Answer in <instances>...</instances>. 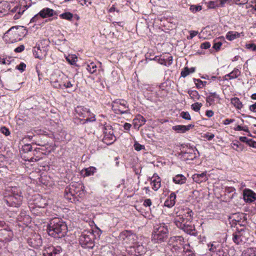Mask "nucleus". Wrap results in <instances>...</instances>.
I'll return each mask as SVG.
<instances>
[{"mask_svg": "<svg viewBox=\"0 0 256 256\" xmlns=\"http://www.w3.org/2000/svg\"><path fill=\"white\" fill-rule=\"evenodd\" d=\"M41 18L39 14V12L36 14L34 17L32 18L30 20V22H38L39 19Z\"/></svg>", "mask_w": 256, "mask_h": 256, "instance_id": "60", "label": "nucleus"}, {"mask_svg": "<svg viewBox=\"0 0 256 256\" xmlns=\"http://www.w3.org/2000/svg\"><path fill=\"white\" fill-rule=\"evenodd\" d=\"M34 204L36 207L44 208L47 204V200L42 198L40 195H36L35 196Z\"/></svg>", "mask_w": 256, "mask_h": 256, "instance_id": "24", "label": "nucleus"}, {"mask_svg": "<svg viewBox=\"0 0 256 256\" xmlns=\"http://www.w3.org/2000/svg\"><path fill=\"white\" fill-rule=\"evenodd\" d=\"M137 240L138 238L136 236L130 231L128 236V240L126 243L130 245H132L133 246L138 242Z\"/></svg>", "mask_w": 256, "mask_h": 256, "instance_id": "33", "label": "nucleus"}, {"mask_svg": "<svg viewBox=\"0 0 256 256\" xmlns=\"http://www.w3.org/2000/svg\"><path fill=\"white\" fill-rule=\"evenodd\" d=\"M244 32H237L230 31L226 34V38L227 40L230 41H232L238 38H240V36H244Z\"/></svg>", "mask_w": 256, "mask_h": 256, "instance_id": "30", "label": "nucleus"}, {"mask_svg": "<svg viewBox=\"0 0 256 256\" xmlns=\"http://www.w3.org/2000/svg\"><path fill=\"white\" fill-rule=\"evenodd\" d=\"M55 14V12L52 9L46 8L39 12V14L42 18H47L52 16Z\"/></svg>", "mask_w": 256, "mask_h": 256, "instance_id": "26", "label": "nucleus"}, {"mask_svg": "<svg viewBox=\"0 0 256 256\" xmlns=\"http://www.w3.org/2000/svg\"><path fill=\"white\" fill-rule=\"evenodd\" d=\"M146 122V119L142 116L138 114L133 120L132 124L134 128L138 130Z\"/></svg>", "mask_w": 256, "mask_h": 256, "instance_id": "20", "label": "nucleus"}, {"mask_svg": "<svg viewBox=\"0 0 256 256\" xmlns=\"http://www.w3.org/2000/svg\"><path fill=\"white\" fill-rule=\"evenodd\" d=\"M103 142L106 144H110L116 140V136L114 134V130L110 125L104 126Z\"/></svg>", "mask_w": 256, "mask_h": 256, "instance_id": "11", "label": "nucleus"}, {"mask_svg": "<svg viewBox=\"0 0 256 256\" xmlns=\"http://www.w3.org/2000/svg\"><path fill=\"white\" fill-rule=\"evenodd\" d=\"M188 94L190 97L194 100H198L200 98V95L196 90H189Z\"/></svg>", "mask_w": 256, "mask_h": 256, "instance_id": "44", "label": "nucleus"}, {"mask_svg": "<svg viewBox=\"0 0 256 256\" xmlns=\"http://www.w3.org/2000/svg\"><path fill=\"white\" fill-rule=\"evenodd\" d=\"M231 146L234 150L237 151L242 150L243 149L242 144L237 140L232 142L231 144Z\"/></svg>", "mask_w": 256, "mask_h": 256, "instance_id": "39", "label": "nucleus"}, {"mask_svg": "<svg viewBox=\"0 0 256 256\" xmlns=\"http://www.w3.org/2000/svg\"><path fill=\"white\" fill-rule=\"evenodd\" d=\"M249 110L254 112H256V102L250 106Z\"/></svg>", "mask_w": 256, "mask_h": 256, "instance_id": "64", "label": "nucleus"}, {"mask_svg": "<svg viewBox=\"0 0 256 256\" xmlns=\"http://www.w3.org/2000/svg\"><path fill=\"white\" fill-rule=\"evenodd\" d=\"M202 10V6L200 5H191L190 10L193 13H196Z\"/></svg>", "mask_w": 256, "mask_h": 256, "instance_id": "45", "label": "nucleus"}, {"mask_svg": "<svg viewBox=\"0 0 256 256\" xmlns=\"http://www.w3.org/2000/svg\"><path fill=\"white\" fill-rule=\"evenodd\" d=\"M76 194L73 185L68 186L65 189L64 197L68 201L73 202L76 198Z\"/></svg>", "mask_w": 256, "mask_h": 256, "instance_id": "16", "label": "nucleus"}, {"mask_svg": "<svg viewBox=\"0 0 256 256\" xmlns=\"http://www.w3.org/2000/svg\"><path fill=\"white\" fill-rule=\"evenodd\" d=\"M193 212L192 210L186 208L177 216L174 218V223L178 228L190 234H194V226L192 224Z\"/></svg>", "mask_w": 256, "mask_h": 256, "instance_id": "1", "label": "nucleus"}, {"mask_svg": "<svg viewBox=\"0 0 256 256\" xmlns=\"http://www.w3.org/2000/svg\"><path fill=\"white\" fill-rule=\"evenodd\" d=\"M210 42H205L200 44V48L202 49H208L210 48Z\"/></svg>", "mask_w": 256, "mask_h": 256, "instance_id": "55", "label": "nucleus"}, {"mask_svg": "<svg viewBox=\"0 0 256 256\" xmlns=\"http://www.w3.org/2000/svg\"><path fill=\"white\" fill-rule=\"evenodd\" d=\"M230 102L236 109L241 110L242 108V102L240 101V99L237 97H234L231 98Z\"/></svg>", "mask_w": 256, "mask_h": 256, "instance_id": "34", "label": "nucleus"}, {"mask_svg": "<svg viewBox=\"0 0 256 256\" xmlns=\"http://www.w3.org/2000/svg\"><path fill=\"white\" fill-rule=\"evenodd\" d=\"M189 68H185L181 72V76L185 78L190 74V72L189 71Z\"/></svg>", "mask_w": 256, "mask_h": 256, "instance_id": "52", "label": "nucleus"}, {"mask_svg": "<svg viewBox=\"0 0 256 256\" xmlns=\"http://www.w3.org/2000/svg\"><path fill=\"white\" fill-rule=\"evenodd\" d=\"M62 251V249L60 246H50L45 248L43 254L44 256H57Z\"/></svg>", "mask_w": 256, "mask_h": 256, "instance_id": "15", "label": "nucleus"}, {"mask_svg": "<svg viewBox=\"0 0 256 256\" xmlns=\"http://www.w3.org/2000/svg\"><path fill=\"white\" fill-rule=\"evenodd\" d=\"M219 100H220V96L216 92H210L206 97V102L209 104V105H212L215 101Z\"/></svg>", "mask_w": 256, "mask_h": 256, "instance_id": "31", "label": "nucleus"}, {"mask_svg": "<svg viewBox=\"0 0 256 256\" xmlns=\"http://www.w3.org/2000/svg\"><path fill=\"white\" fill-rule=\"evenodd\" d=\"M192 178L194 182L198 184L206 182L208 180L207 172H204L201 174H195L192 176Z\"/></svg>", "mask_w": 256, "mask_h": 256, "instance_id": "19", "label": "nucleus"}, {"mask_svg": "<svg viewBox=\"0 0 256 256\" xmlns=\"http://www.w3.org/2000/svg\"><path fill=\"white\" fill-rule=\"evenodd\" d=\"M61 18L71 20L73 18V14L70 12L62 13L60 15Z\"/></svg>", "mask_w": 256, "mask_h": 256, "instance_id": "42", "label": "nucleus"}, {"mask_svg": "<svg viewBox=\"0 0 256 256\" xmlns=\"http://www.w3.org/2000/svg\"><path fill=\"white\" fill-rule=\"evenodd\" d=\"M50 82L54 88L58 89L70 88L73 86L68 76L63 73L52 74L50 78Z\"/></svg>", "mask_w": 256, "mask_h": 256, "instance_id": "4", "label": "nucleus"}, {"mask_svg": "<svg viewBox=\"0 0 256 256\" xmlns=\"http://www.w3.org/2000/svg\"><path fill=\"white\" fill-rule=\"evenodd\" d=\"M17 220L23 224L27 225L30 222L31 218L28 214H26V212L22 211L18 216Z\"/></svg>", "mask_w": 256, "mask_h": 256, "instance_id": "21", "label": "nucleus"}, {"mask_svg": "<svg viewBox=\"0 0 256 256\" xmlns=\"http://www.w3.org/2000/svg\"><path fill=\"white\" fill-rule=\"evenodd\" d=\"M76 113L82 118L88 117L84 123L96 120L95 115L91 113L90 110L82 106H78L75 109Z\"/></svg>", "mask_w": 256, "mask_h": 256, "instance_id": "10", "label": "nucleus"}, {"mask_svg": "<svg viewBox=\"0 0 256 256\" xmlns=\"http://www.w3.org/2000/svg\"><path fill=\"white\" fill-rule=\"evenodd\" d=\"M186 178L182 174H178L173 177L172 181L176 184H182L186 182Z\"/></svg>", "mask_w": 256, "mask_h": 256, "instance_id": "32", "label": "nucleus"}, {"mask_svg": "<svg viewBox=\"0 0 256 256\" xmlns=\"http://www.w3.org/2000/svg\"><path fill=\"white\" fill-rule=\"evenodd\" d=\"M152 60L157 62L160 64L164 65V66H167V62H166V59L165 58L164 56L162 57V56H160V57L158 56H156Z\"/></svg>", "mask_w": 256, "mask_h": 256, "instance_id": "41", "label": "nucleus"}, {"mask_svg": "<svg viewBox=\"0 0 256 256\" xmlns=\"http://www.w3.org/2000/svg\"><path fill=\"white\" fill-rule=\"evenodd\" d=\"M20 8L18 6H14L12 10V12H17L18 14H16L14 16L15 19L18 18L20 15L24 12V10H22V12H20Z\"/></svg>", "mask_w": 256, "mask_h": 256, "instance_id": "43", "label": "nucleus"}, {"mask_svg": "<svg viewBox=\"0 0 256 256\" xmlns=\"http://www.w3.org/2000/svg\"><path fill=\"white\" fill-rule=\"evenodd\" d=\"M134 150L138 152L145 149L144 146L140 144L137 141L134 142Z\"/></svg>", "mask_w": 256, "mask_h": 256, "instance_id": "46", "label": "nucleus"}, {"mask_svg": "<svg viewBox=\"0 0 256 256\" xmlns=\"http://www.w3.org/2000/svg\"><path fill=\"white\" fill-rule=\"evenodd\" d=\"M234 130L236 131H240V130H244V132H248V128H245L244 127H242L240 125H238L236 127L234 128Z\"/></svg>", "mask_w": 256, "mask_h": 256, "instance_id": "61", "label": "nucleus"}, {"mask_svg": "<svg viewBox=\"0 0 256 256\" xmlns=\"http://www.w3.org/2000/svg\"><path fill=\"white\" fill-rule=\"evenodd\" d=\"M243 196L246 202H252L256 200V194L250 189H245L243 192Z\"/></svg>", "mask_w": 256, "mask_h": 256, "instance_id": "18", "label": "nucleus"}, {"mask_svg": "<svg viewBox=\"0 0 256 256\" xmlns=\"http://www.w3.org/2000/svg\"><path fill=\"white\" fill-rule=\"evenodd\" d=\"M112 108L114 113L118 114H130L128 102L123 99H117L112 101Z\"/></svg>", "mask_w": 256, "mask_h": 256, "instance_id": "7", "label": "nucleus"}, {"mask_svg": "<svg viewBox=\"0 0 256 256\" xmlns=\"http://www.w3.org/2000/svg\"><path fill=\"white\" fill-rule=\"evenodd\" d=\"M176 194L174 192H172L167 198L164 203V206L168 208L172 207L176 203Z\"/></svg>", "mask_w": 256, "mask_h": 256, "instance_id": "28", "label": "nucleus"}, {"mask_svg": "<svg viewBox=\"0 0 256 256\" xmlns=\"http://www.w3.org/2000/svg\"><path fill=\"white\" fill-rule=\"evenodd\" d=\"M32 146L30 144H28L24 146L22 149L24 152H28L32 150Z\"/></svg>", "mask_w": 256, "mask_h": 256, "instance_id": "57", "label": "nucleus"}, {"mask_svg": "<svg viewBox=\"0 0 256 256\" xmlns=\"http://www.w3.org/2000/svg\"><path fill=\"white\" fill-rule=\"evenodd\" d=\"M96 170V168L94 166H90L84 169L85 173L84 176H88L93 175Z\"/></svg>", "mask_w": 256, "mask_h": 256, "instance_id": "36", "label": "nucleus"}, {"mask_svg": "<svg viewBox=\"0 0 256 256\" xmlns=\"http://www.w3.org/2000/svg\"><path fill=\"white\" fill-rule=\"evenodd\" d=\"M22 30H25L23 26H15L12 27L4 34L3 38L4 40L8 44L14 43L20 40L22 36L20 34V33Z\"/></svg>", "mask_w": 256, "mask_h": 256, "instance_id": "5", "label": "nucleus"}, {"mask_svg": "<svg viewBox=\"0 0 256 256\" xmlns=\"http://www.w3.org/2000/svg\"><path fill=\"white\" fill-rule=\"evenodd\" d=\"M6 192L9 194L4 196V201L9 206L18 208L22 204L23 197L19 188L8 187Z\"/></svg>", "mask_w": 256, "mask_h": 256, "instance_id": "3", "label": "nucleus"}, {"mask_svg": "<svg viewBox=\"0 0 256 256\" xmlns=\"http://www.w3.org/2000/svg\"><path fill=\"white\" fill-rule=\"evenodd\" d=\"M204 137L208 140H210L214 137V134L212 133L207 132L204 134Z\"/></svg>", "mask_w": 256, "mask_h": 256, "instance_id": "56", "label": "nucleus"}, {"mask_svg": "<svg viewBox=\"0 0 256 256\" xmlns=\"http://www.w3.org/2000/svg\"><path fill=\"white\" fill-rule=\"evenodd\" d=\"M168 229L164 224H160L154 226L152 240L156 243L164 242L168 238Z\"/></svg>", "mask_w": 256, "mask_h": 256, "instance_id": "6", "label": "nucleus"}, {"mask_svg": "<svg viewBox=\"0 0 256 256\" xmlns=\"http://www.w3.org/2000/svg\"><path fill=\"white\" fill-rule=\"evenodd\" d=\"M147 238H141L140 241L138 242L132 247L134 248L136 252L140 255H142L146 253L147 250V244L148 242Z\"/></svg>", "mask_w": 256, "mask_h": 256, "instance_id": "12", "label": "nucleus"}, {"mask_svg": "<svg viewBox=\"0 0 256 256\" xmlns=\"http://www.w3.org/2000/svg\"><path fill=\"white\" fill-rule=\"evenodd\" d=\"M66 60L70 64L74 65L77 62L78 58L74 54H69L66 57Z\"/></svg>", "mask_w": 256, "mask_h": 256, "instance_id": "37", "label": "nucleus"}, {"mask_svg": "<svg viewBox=\"0 0 256 256\" xmlns=\"http://www.w3.org/2000/svg\"><path fill=\"white\" fill-rule=\"evenodd\" d=\"M194 127V125L192 124L188 126L176 125L173 126L172 129L178 133H184Z\"/></svg>", "mask_w": 256, "mask_h": 256, "instance_id": "23", "label": "nucleus"}, {"mask_svg": "<svg viewBox=\"0 0 256 256\" xmlns=\"http://www.w3.org/2000/svg\"><path fill=\"white\" fill-rule=\"evenodd\" d=\"M49 236L54 238L64 237L67 232V226L64 222L59 218H55L50 221L47 227Z\"/></svg>", "mask_w": 256, "mask_h": 256, "instance_id": "2", "label": "nucleus"}, {"mask_svg": "<svg viewBox=\"0 0 256 256\" xmlns=\"http://www.w3.org/2000/svg\"><path fill=\"white\" fill-rule=\"evenodd\" d=\"M246 48L252 51H256V45L254 44H246Z\"/></svg>", "mask_w": 256, "mask_h": 256, "instance_id": "54", "label": "nucleus"}, {"mask_svg": "<svg viewBox=\"0 0 256 256\" xmlns=\"http://www.w3.org/2000/svg\"><path fill=\"white\" fill-rule=\"evenodd\" d=\"M94 235L92 232H84L80 236V244L83 248L92 249L94 246Z\"/></svg>", "mask_w": 256, "mask_h": 256, "instance_id": "8", "label": "nucleus"}, {"mask_svg": "<svg viewBox=\"0 0 256 256\" xmlns=\"http://www.w3.org/2000/svg\"><path fill=\"white\" fill-rule=\"evenodd\" d=\"M151 185L152 188L155 191L158 190L161 186L160 178L156 174L151 178Z\"/></svg>", "mask_w": 256, "mask_h": 256, "instance_id": "22", "label": "nucleus"}, {"mask_svg": "<svg viewBox=\"0 0 256 256\" xmlns=\"http://www.w3.org/2000/svg\"><path fill=\"white\" fill-rule=\"evenodd\" d=\"M240 74V70L238 68H234V70L230 73L226 74L224 76V80H228L237 78Z\"/></svg>", "mask_w": 256, "mask_h": 256, "instance_id": "29", "label": "nucleus"}, {"mask_svg": "<svg viewBox=\"0 0 256 256\" xmlns=\"http://www.w3.org/2000/svg\"><path fill=\"white\" fill-rule=\"evenodd\" d=\"M239 140L244 142H246L248 144H250V141L251 139H248L246 136H240L239 138Z\"/></svg>", "mask_w": 256, "mask_h": 256, "instance_id": "62", "label": "nucleus"}, {"mask_svg": "<svg viewBox=\"0 0 256 256\" xmlns=\"http://www.w3.org/2000/svg\"><path fill=\"white\" fill-rule=\"evenodd\" d=\"M0 132L4 134L6 136H8L10 134L9 130L5 126L0 128Z\"/></svg>", "mask_w": 256, "mask_h": 256, "instance_id": "50", "label": "nucleus"}, {"mask_svg": "<svg viewBox=\"0 0 256 256\" xmlns=\"http://www.w3.org/2000/svg\"><path fill=\"white\" fill-rule=\"evenodd\" d=\"M196 149L193 148H186L185 150L181 152L182 157L185 160H193L196 157Z\"/></svg>", "mask_w": 256, "mask_h": 256, "instance_id": "13", "label": "nucleus"}, {"mask_svg": "<svg viewBox=\"0 0 256 256\" xmlns=\"http://www.w3.org/2000/svg\"><path fill=\"white\" fill-rule=\"evenodd\" d=\"M190 244H183V246L182 247V248H183V252L184 254H187V253L190 252L192 251V250L190 249Z\"/></svg>", "mask_w": 256, "mask_h": 256, "instance_id": "53", "label": "nucleus"}, {"mask_svg": "<svg viewBox=\"0 0 256 256\" xmlns=\"http://www.w3.org/2000/svg\"><path fill=\"white\" fill-rule=\"evenodd\" d=\"M26 68V64L23 62L20 63V64L16 66V68L21 72L24 70Z\"/></svg>", "mask_w": 256, "mask_h": 256, "instance_id": "58", "label": "nucleus"}, {"mask_svg": "<svg viewBox=\"0 0 256 256\" xmlns=\"http://www.w3.org/2000/svg\"><path fill=\"white\" fill-rule=\"evenodd\" d=\"M254 251V248H248L243 252L242 256H255Z\"/></svg>", "mask_w": 256, "mask_h": 256, "instance_id": "38", "label": "nucleus"}, {"mask_svg": "<svg viewBox=\"0 0 256 256\" xmlns=\"http://www.w3.org/2000/svg\"><path fill=\"white\" fill-rule=\"evenodd\" d=\"M96 65L94 62H90V63H87L86 64V70L88 71L90 74L94 73L96 70Z\"/></svg>", "mask_w": 256, "mask_h": 256, "instance_id": "35", "label": "nucleus"}, {"mask_svg": "<svg viewBox=\"0 0 256 256\" xmlns=\"http://www.w3.org/2000/svg\"><path fill=\"white\" fill-rule=\"evenodd\" d=\"M222 45V42L218 41L217 40H214V43L213 46V48L215 49L216 50H218L220 49Z\"/></svg>", "mask_w": 256, "mask_h": 256, "instance_id": "49", "label": "nucleus"}, {"mask_svg": "<svg viewBox=\"0 0 256 256\" xmlns=\"http://www.w3.org/2000/svg\"><path fill=\"white\" fill-rule=\"evenodd\" d=\"M202 106V104L200 102H195L192 104L191 108L192 110H194L195 112H198L200 108Z\"/></svg>", "mask_w": 256, "mask_h": 256, "instance_id": "47", "label": "nucleus"}, {"mask_svg": "<svg viewBox=\"0 0 256 256\" xmlns=\"http://www.w3.org/2000/svg\"><path fill=\"white\" fill-rule=\"evenodd\" d=\"M10 234V232H8L6 230H0V234L2 235V236H4V240H8V238L7 237V236H9V234Z\"/></svg>", "mask_w": 256, "mask_h": 256, "instance_id": "51", "label": "nucleus"}, {"mask_svg": "<svg viewBox=\"0 0 256 256\" xmlns=\"http://www.w3.org/2000/svg\"><path fill=\"white\" fill-rule=\"evenodd\" d=\"M246 231L244 229H242L240 231L235 232L233 234L232 240L236 244H238L246 240V236H244Z\"/></svg>", "mask_w": 256, "mask_h": 256, "instance_id": "17", "label": "nucleus"}, {"mask_svg": "<svg viewBox=\"0 0 256 256\" xmlns=\"http://www.w3.org/2000/svg\"><path fill=\"white\" fill-rule=\"evenodd\" d=\"M130 232V230H124L121 232L119 235L120 240L124 241L126 243L128 240Z\"/></svg>", "mask_w": 256, "mask_h": 256, "instance_id": "40", "label": "nucleus"}, {"mask_svg": "<svg viewBox=\"0 0 256 256\" xmlns=\"http://www.w3.org/2000/svg\"><path fill=\"white\" fill-rule=\"evenodd\" d=\"M184 243V239L181 236L171 237L168 242V247L172 252L179 253Z\"/></svg>", "mask_w": 256, "mask_h": 256, "instance_id": "9", "label": "nucleus"}, {"mask_svg": "<svg viewBox=\"0 0 256 256\" xmlns=\"http://www.w3.org/2000/svg\"><path fill=\"white\" fill-rule=\"evenodd\" d=\"M28 242L32 247L36 248H40L42 244V238L39 235H36L34 238H31Z\"/></svg>", "mask_w": 256, "mask_h": 256, "instance_id": "25", "label": "nucleus"}, {"mask_svg": "<svg viewBox=\"0 0 256 256\" xmlns=\"http://www.w3.org/2000/svg\"><path fill=\"white\" fill-rule=\"evenodd\" d=\"M33 54L36 58L42 60L46 56V52L38 47H34L32 49Z\"/></svg>", "mask_w": 256, "mask_h": 256, "instance_id": "27", "label": "nucleus"}, {"mask_svg": "<svg viewBox=\"0 0 256 256\" xmlns=\"http://www.w3.org/2000/svg\"><path fill=\"white\" fill-rule=\"evenodd\" d=\"M210 250L212 252V256H227L228 252L225 248L222 247L220 244H218L217 246L215 244H212Z\"/></svg>", "mask_w": 256, "mask_h": 256, "instance_id": "14", "label": "nucleus"}, {"mask_svg": "<svg viewBox=\"0 0 256 256\" xmlns=\"http://www.w3.org/2000/svg\"><path fill=\"white\" fill-rule=\"evenodd\" d=\"M197 81H198V82L196 84V86L198 88H202L206 84V82H205V81L203 82V81H202L200 80H197Z\"/></svg>", "mask_w": 256, "mask_h": 256, "instance_id": "59", "label": "nucleus"}, {"mask_svg": "<svg viewBox=\"0 0 256 256\" xmlns=\"http://www.w3.org/2000/svg\"><path fill=\"white\" fill-rule=\"evenodd\" d=\"M24 46L20 45L14 49V52H22L24 50Z\"/></svg>", "mask_w": 256, "mask_h": 256, "instance_id": "63", "label": "nucleus"}, {"mask_svg": "<svg viewBox=\"0 0 256 256\" xmlns=\"http://www.w3.org/2000/svg\"><path fill=\"white\" fill-rule=\"evenodd\" d=\"M180 116L184 119L186 120H191V116L188 112H182L180 114Z\"/></svg>", "mask_w": 256, "mask_h": 256, "instance_id": "48", "label": "nucleus"}]
</instances>
